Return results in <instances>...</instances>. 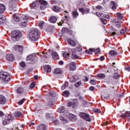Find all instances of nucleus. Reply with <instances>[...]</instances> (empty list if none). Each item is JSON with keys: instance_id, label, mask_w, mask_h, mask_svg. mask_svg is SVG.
<instances>
[{"instance_id": "nucleus-1", "label": "nucleus", "mask_w": 130, "mask_h": 130, "mask_svg": "<svg viewBox=\"0 0 130 130\" xmlns=\"http://www.w3.org/2000/svg\"><path fill=\"white\" fill-rule=\"evenodd\" d=\"M28 37L32 41H37L40 37V31L37 28H34L29 32Z\"/></svg>"}, {"instance_id": "nucleus-2", "label": "nucleus", "mask_w": 130, "mask_h": 130, "mask_svg": "<svg viewBox=\"0 0 130 130\" xmlns=\"http://www.w3.org/2000/svg\"><path fill=\"white\" fill-rule=\"evenodd\" d=\"M41 5V9L44 10V8H45V6L47 5V2L45 1H37L34 3H32L30 5V7L31 9H36V8H38L39 5Z\"/></svg>"}, {"instance_id": "nucleus-3", "label": "nucleus", "mask_w": 130, "mask_h": 130, "mask_svg": "<svg viewBox=\"0 0 130 130\" xmlns=\"http://www.w3.org/2000/svg\"><path fill=\"white\" fill-rule=\"evenodd\" d=\"M22 37V32L20 30H13L12 32L11 38L14 42H16Z\"/></svg>"}, {"instance_id": "nucleus-4", "label": "nucleus", "mask_w": 130, "mask_h": 130, "mask_svg": "<svg viewBox=\"0 0 130 130\" xmlns=\"http://www.w3.org/2000/svg\"><path fill=\"white\" fill-rule=\"evenodd\" d=\"M0 80L4 82H10L11 75L6 72H0Z\"/></svg>"}, {"instance_id": "nucleus-5", "label": "nucleus", "mask_w": 130, "mask_h": 130, "mask_svg": "<svg viewBox=\"0 0 130 130\" xmlns=\"http://www.w3.org/2000/svg\"><path fill=\"white\" fill-rule=\"evenodd\" d=\"M28 20H29L28 16L25 15H22L21 22L20 23V26H21V27H25L27 25V23H28Z\"/></svg>"}, {"instance_id": "nucleus-6", "label": "nucleus", "mask_w": 130, "mask_h": 130, "mask_svg": "<svg viewBox=\"0 0 130 130\" xmlns=\"http://www.w3.org/2000/svg\"><path fill=\"white\" fill-rule=\"evenodd\" d=\"M79 116L81 118H83L84 120H86V121H88L90 122L91 121V117H90V115L85 113H79Z\"/></svg>"}, {"instance_id": "nucleus-7", "label": "nucleus", "mask_w": 130, "mask_h": 130, "mask_svg": "<svg viewBox=\"0 0 130 130\" xmlns=\"http://www.w3.org/2000/svg\"><path fill=\"white\" fill-rule=\"evenodd\" d=\"M71 51V52L72 53V58L74 59H77L79 58V56L75 54L76 50L74 49H69V51Z\"/></svg>"}, {"instance_id": "nucleus-8", "label": "nucleus", "mask_w": 130, "mask_h": 130, "mask_svg": "<svg viewBox=\"0 0 130 130\" xmlns=\"http://www.w3.org/2000/svg\"><path fill=\"white\" fill-rule=\"evenodd\" d=\"M76 62H72L71 63L68 64V66L69 67V70L70 71H75L76 70Z\"/></svg>"}, {"instance_id": "nucleus-9", "label": "nucleus", "mask_w": 130, "mask_h": 130, "mask_svg": "<svg viewBox=\"0 0 130 130\" xmlns=\"http://www.w3.org/2000/svg\"><path fill=\"white\" fill-rule=\"evenodd\" d=\"M44 72L46 73H50L51 72V66L45 65L43 67Z\"/></svg>"}, {"instance_id": "nucleus-10", "label": "nucleus", "mask_w": 130, "mask_h": 130, "mask_svg": "<svg viewBox=\"0 0 130 130\" xmlns=\"http://www.w3.org/2000/svg\"><path fill=\"white\" fill-rule=\"evenodd\" d=\"M79 11L82 13V15H84L85 14H88L90 12V9L87 8L86 9H84L83 8H79Z\"/></svg>"}, {"instance_id": "nucleus-11", "label": "nucleus", "mask_w": 130, "mask_h": 130, "mask_svg": "<svg viewBox=\"0 0 130 130\" xmlns=\"http://www.w3.org/2000/svg\"><path fill=\"white\" fill-rule=\"evenodd\" d=\"M7 102V99L3 95H0V104H5Z\"/></svg>"}, {"instance_id": "nucleus-12", "label": "nucleus", "mask_w": 130, "mask_h": 130, "mask_svg": "<svg viewBox=\"0 0 130 130\" xmlns=\"http://www.w3.org/2000/svg\"><path fill=\"white\" fill-rule=\"evenodd\" d=\"M13 117H11V118H7V119H4L3 121V124L4 125H6V124H9V123H10V120H13Z\"/></svg>"}, {"instance_id": "nucleus-13", "label": "nucleus", "mask_w": 130, "mask_h": 130, "mask_svg": "<svg viewBox=\"0 0 130 130\" xmlns=\"http://www.w3.org/2000/svg\"><path fill=\"white\" fill-rule=\"evenodd\" d=\"M35 56L33 55H29L26 58L27 61H29V62H32L35 60Z\"/></svg>"}, {"instance_id": "nucleus-14", "label": "nucleus", "mask_w": 130, "mask_h": 130, "mask_svg": "<svg viewBox=\"0 0 130 130\" xmlns=\"http://www.w3.org/2000/svg\"><path fill=\"white\" fill-rule=\"evenodd\" d=\"M6 58L7 60H9V61H13V60L15 59V58H14V55L12 54H7L6 56Z\"/></svg>"}, {"instance_id": "nucleus-15", "label": "nucleus", "mask_w": 130, "mask_h": 130, "mask_svg": "<svg viewBox=\"0 0 130 130\" xmlns=\"http://www.w3.org/2000/svg\"><path fill=\"white\" fill-rule=\"evenodd\" d=\"M46 128V125H45L44 124H39L37 127V130H45Z\"/></svg>"}, {"instance_id": "nucleus-16", "label": "nucleus", "mask_w": 130, "mask_h": 130, "mask_svg": "<svg viewBox=\"0 0 130 130\" xmlns=\"http://www.w3.org/2000/svg\"><path fill=\"white\" fill-rule=\"evenodd\" d=\"M68 42L70 45H71V46H73V47L76 46V42H75V41L72 40V39H70V38L68 39Z\"/></svg>"}, {"instance_id": "nucleus-17", "label": "nucleus", "mask_w": 130, "mask_h": 130, "mask_svg": "<svg viewBox=\"0 0 130 130\" xmlns=\"http://www.w3.org/2000/svg\"><path fill=\"white\" fill-rule=\"evenodd\" d=\"M69 118L71 121H76L77 120V116L72 114H70Z\"/></svg>"}, {"instance_id": "nucleus-18", "label": "nucleus", "mask_w": 130, "mask_h": 130, "mask_svg": "<svg viewBox=\"0 0 130 130\" xmlns=\"http://www.w3.org/2000/svg\"><path fill=\"white\" fill-rule=\"evenodd\" d=\"M16 50H18L20 53L23 52V46L21 45H16L15 46Z\"/></svg>"}, {"instance_id": "nucleus-19", "label": "nucleus", "mask_w": 130, "mask_h": 130, "mask_svg": "<svg viewBox=\"0 0 130 130\" xmlns=\"http://www.w3.org/2000/svg\"><path fill=\"white\" fill-rule=\"evenodd\" d=\"M52 56L53 59H55V60H56V59H58L59 58L58 54H57V53L53 51H52Z\"/></svg>"}, {"instance_id": "nucleus-20", "label": "nucleus", "mask_w": 130, "mask_h": 130, "mask_svg": "<svg viewBox=\"0 0 130 130\" xmlns=\"http://www.w3.org/2000/svg\"><path fill=\"white\" fill-rule=\"evenodd\" d=\"M55 96H56V94L54 91H51L47 94V96L49 97L50 99L53 98V97H55Z\"/></svg>"}, {"instance_id": "nucleus-21", "label": "nucleus", "mask_w": 130, "mask_h": 130, "mask_svg": "<svg viewBox=\"0 0 130 130\" xmlns=\"http://www.w3.org/2000/svg\"><path fill=\"white\" fill-rule=\"evenodd\" d=\"M6 23V17L3 15H0V25Z\"/></svg>"}, {"instance_id": "nucleus-22", "label": "nucleus", "mask_w": 130, "mask_h": 130, "mask_svg": "<svg viewBox=\"0 0 130 130\" xmlns=\"http://www.w3.org/2000/svg\"><path fill=\"white\" fill-rule=\"evenodd\" d=\"M109 55L110 56H116L117 55V52L113 50H110L109 52Z\"/></svg>"}, {"instance_id": "nucleus-23", "label": "nucleus", "mask_w": 130, "mask_h": 130, "mask_svg": "<svg viewBox=\"0 0 130 130\" xmlns=\"http://www.w3.org/2000/svg\"><path fill=\"white\" fill-rule=\"evenodd\" d=\"M11 6H12V8H16L17 7V1L16 0H11L10 2Z\"/></svg>"}, {"instance_id": "nucleus-24", "label": "nucleus", "mask_w": 130, "mask_h": 130, "mask_svg": "<svg viewBox=\"0 0 130 130\" xmlns=\"http://www.w3.org/2000/svg\"><path fill=\"white\" fill-rule=\"evenodd\" d=\"M57 20V19L56 18V17L51 16L50 18L49 22H50V23H56Z\"/></svg>"}, {"instance_id": "nucleus-25", "label": "nucleus", "mask_w": 130, "mask_h": 130, "mask_svg": "<svg viewBox=\"0 0 130 130\" xmlns=\"http://www.w3.org/2000/svg\"><path fill=\"white\" fill-rule=\"evenodd\" d=\"M6 10V7L4 4H0V14H3Z\"/></svg>"}, {"instance_id": "nucleus-26", "label": "nucleus", "mask_w": 130, "mask_h": 130, "mask_svg": "<svg viewBox=\"0 0 130 130\" xmlns=\"http://www.w3.org/2000/svg\"><path fill=\"white\" fill-rule=\"evenodd\" d=\"M72 16L74 19H77V18L79 17V13L78 12V11L76 10L75 11H73L72 12Z\"/></svg>"}, {"instance_id": "nucleus-27", "label": "nucleus", "mask_w": 130, "mask_h": 130, "mask_svg": "<svg viewBox=\"0 0 130 130\" xmlns=\"http://www.w3.org/2000/svg\"><path fill=\"white\" fill-rule=\"evenodd\" d=\"M52 10L53 11H54V12H56V13H58V12H60V8L58 7V6H53Z\"/></svg>"}, {"instance_id": "nucleus-28", "label": "nucleus", "mask_w": 130, "mask_h": 130, "mask_svg": "<svg viewBox=\"0 0 130 130\" xmlns=\"http://www.w3.org/2000/svg\"><path fill=\"white\" fill-rule=\"evenodd\" d=\"M96 77H98V79H105L106 76L103 73H100L97 74Z\"/></svg>"}, {"instance_id": "nucleus-29", "label": "nucleus", "mask_w": 130, "mask_h": 130, "mask_svg": "<svg viewBox=\"0 0 130 130\" xmlns=\"http://www.w3.org/2000/svg\"><path fill=\"white\" fill-rule=\"evenodd\" d=\"M61 73H62V71L59 68H56L54 70V74H56V75L61 74Z\"/></svg>"}, {"instance_id": "nucleus-30", "label": "nucleus", "mask_w": 130, "mask_h": 130, "mask_svg": "<svg viewBox=\"0 0 130 130\" xmlns=\"http://www.w3.org/2000/svg\"><path fill=\"white\" fill-rule=\"evenodd\" d=\"M17 92L18 93V94H22V93H24L25 92V90H24V88L23 87H19L17 89Z\"/></svg>"}, {"instance_id": "nucleus-31", "label": "nucleus", "mask_w": 130, "mask_h": 130, "mask_svg": "<svg viewBox=\"0 0 130 130\" xmlns=\"http://www.w3.org/2000/svg\"><path fill=\"white\" fill-rule=\"evenodd\" d=\"M13 19L15 22H20V17L16 14H13Z\"/></svg>"}, {"instance_id": "nucleus-32", "label": "nucleus", "mask_w": 130, "mask_h": 130, "mask_svg": "<svg viewBox=\"0 0 130 130\" xmlns=\"http://www.w3.org/2000/svg\"><path fill=\"white\" fill-rule=\"evenodd\" d=\"M63 57H64L65 58H67V60L68 61H71V60H70V58H69V56H70V54H69V53H64L63 54Z\"/></svg>"}, {"instance_id": "nucleus-33", "label": "nucleus", "mask_w": 130, "mask_h": 130, "mask_svg": "<svg viewBox=\"0 0 130 130\" xmlns=\"http://www.w3.org/2000/svg\"><path fill=\"white\" fill-rule=\"evenodd\" d=\"M111 6H112V10H116V4H115V2L114 1H111Z\"/></svg>"}, {"instance_id": "nucleus-34", "label": "nucleus", "mask_w": 130, "mask_h": 130, "mask_svg": "<svg viewBox=\"0 0 130 130\" xmlns=\"http://www.w3.org/2000/svg\"><path fill=\"white\" fill-rule=\"evenodd\" d=\"M58 112H60V113H63L64 111H66V110L64 109V107H61L58 109Z\"/></svg>"}, {"instance_id": "nucleus-35", "label": "nucleus", "mask_w": 130, "mask_h": 130, "mask_svg": "<svg viewBox=\"0 0 130 130\" xmlns=\"http://www.w3.org/2000/svg\"><path fill=\"white\" fill-rule=\"evenodd\" d=\"M117 15V17L118 18V19H119V20H122V19L123 18V16H122V14H121V13L118 12L116 14Z\"/></svg>"}, {"instance_id": "nucleus-36", "label": "nucleus", "mask_w": 130, "mask_h": 130, "mask_svg": "<svg viewBox=\"0 0 130 130\" xmlns=\"http://www.w3.org/2000/svg\"><path fill=\"white\" fill-rule=\"evenodd\" d=\"M60 119L62 121L63 123H67L68 122V120L62 116H60Z\"/></svg>"}, {"instance_id": "nucleus-37", "label": "nucleus", "mask_w": 130, "mask_h": 130, "mask_svg": "<svg viewBox=\"0 0 130 130\" xmlns=\"http://www.w3.org/2000/svg\"><path fill=\"white\" fill-rule=\"evenodd\" d=\"M63 96H64V97H69V95H70V92L69 91H64L62 93Z\"/></svg>"}, {"instance_id": "nucleus-38", "label": "nucleus", "mask_w": 130, "mask_h": 130, "mask_svg": "<svg viewBox=\"0 0 130 130\" xmlns=\"http://www.w3.org/2000/svg\"><path fill=\"white\" fill-rule=\"evenodd\" d=\"M125 29H122V30H120V35H122V36H123V37H125Z\"/></svg>"}, {"instance_id": "nucleus-39", "label": "nucleus", "mask_w": 130, "mask_h": 130, "mask_svg": "<svg viewBox=\"0 0 130 130\" xmlns=\"http://www.w3.org/2000/svg\"><path fill=\"white\" fill-rule=\"evenodd\" d=\"M36 85V84L35 83V82H32L29 86V89L30 90H32V89L35 87Z\"/></svg>"}, {"instance_id": "nucleus-40", "label": "nucleus", "mask_w": 130, "mask_h": 130, "mask_svg": "<svg viewBox=\"0 0 130 130\" xmlns=\"http://www.w3.org/2000/svg\"><path fill=\"white\" fill-rule=\"evenodd\" d=\"M22 114V113L20 111L16 112L15 114L14 115L15 117H20L21 116V115Z\"/></svg>"}, {"instance_id": "nucleus-41", "label": "nucleus", "mask_w": 130, "mask_h": 130, "mask_svg": "<svg viewBox=\"0 0 130 130\" xmlns=\"http://www.w3.org/2000/svg\"><path fill=\"white\" fill-rule=\"evenodd\" d=\"M93 52H94V48L89 49V50H86V52L88 54H92L93 53Z\"/></svg>"}, {"instance_id": "nucleus-42", "label": "nucleus", "mask_w": 130, "mask_h": 130, "mask_svg": "<svg viewBox=\"0 0 130 130\" xmlns=\"http://www.w3.org/2000/svg\"><path fill=\"white\" fill-rule=\"evenodd\" d=\"M101 21L102 24H104V25H106L107 24V20L104 18H101Z\"/></svg>"}, {"instance_id": "nucleus-43", "label": "nucleus", "mask_w": 130, "mask_h": 130, "mask_svg": "<svg viewBox=\"0 0 130 130\" xmlns=\"http://www.w3.org/2000/svg\"><path fill=\"white\" fill-rule=\"evenodd\" d=\"M24 127V125L21 124L16 127L15 130H23V128Z\"/></svg>"}, {"instance_id": "nucleus-44", "label": "nucleus", "mask_w": 130, "mask_h": 130, "mask_svg": "<svg viewBox=\"0 0 130 130\" xmlns=\"http://www.w3.org/2000/svg\"><path fill=\"white\" fill-rule=\"evenodd\" d=\"M81 85H82V82L78 81L76 83V84H75V87H76V88H79V87H80Z\"/></svg>"}, {"instance_id": "nucleus-45", "label": "nucleus", "mask_w": 130, "mask_h": 130, "mask_svg": "<svg viewBox=\"0 0 130 130\" xmlns=\"http://www.w3.org/2000/svg\"><path fill=\"white\" fill-rule=\"evenodd\" d=\"M113 23H115V24L116 25V26L117 25H118V24H120V23H119V20L118 19H114V20H113Z\"/></svg>"}, {"instance_id": "nucleus-46", "label": "nucleus", "mask_w": 130, "mask_h": 130, "mask_svg": "<svg viewBox=\"0 0 130 130\" xmlns=\"http://www.w3.org/2000/svg\"><path fill=\"white\" fill-rule=\"evenodd\" d=\"M52 105H53V102H52V100H49L48 103V106H49V107H52Z\"/></svg>"}, {"instance_id": "nucleus-47", "label": "nucleus", "mask_w": 130, "mask_h": 130, "mask_svg": "<svg viewBox=\"0 0 130 130\" xmlns=\"http://www.w3.org/2000/svg\"><path fill=\"white\" fill-rule=\"evenodd\" d=\"M53 124H54V125H58V124H59V121L57 119H55L53 122Z\"/></svg>"}, {"instance_id": "nucleus-48", "label": "nucleus", "mask_w": 130, "mask_h": 130, "mask_svg": "<svg viewBox=\"0 0 130 130\" xmlns=\"http://www.w3.org/2000/svg\"><path fill=\"white\" fill-rule=\"evenodd\" d=\"M20 66L21 68H25V67H26V63H25V62L24 61H21L19 63Z\"/></svg>"}, {"instance_id": "nucleus-49", "label": "nucleus", "mask_w": 130, "mask_h": 130, "mask_svg": "<svg viewBox=\"0 0 130 130\" xmlns=\"http://www.w3.org/2000/svg\"><path fill=\"white\" fill-rule=\"evenodd\" d=\"M43 25H44V22L43 21H41L39 23V26L41 29H43Z\"/></svg>"}, {"instance_id": "nucleus-50", "label": "nucleus", "mask_w": 130, "mask_h": 130, "mask_svg": "<svg viewBox=\"0 0 130 130\" xmlns=\"http://www.w3.org/2000/svg\"><path fill=\"white\" fill-rule=\"evenodd\" d=\"M93 52H94V53H100L101 51L100 48H98L96 49H94Z\"/></svg>"}, {"instance_id": "nucleus-51", "label": "nucleus", "mask_w": 130, "mask_h": 130, "mask_svg": "<svg viewBox=\"0 0 130 130\" xmlns=\"http://www.w3.org/2000/svg\"><path fill=\"white\" fill-rule=\"evenodd\" d=\"M96 16L99 17V18H100V17H103L104 16V14L103 13H100L99 12H96Z\"/></svg>"}, {"instance_id": "nucleus-52", "label": "nucleus", "mask_w": 130, "mask_h": 130, "mask_svg": "<svg viewBox=\"0 0 130 130\" xmlns=\"http://www.w3.org/2000/svg\"><path fill=\"white\" fill-rule=\"evenodd\" d=\"M61 31H62V33H67V32H68V28L63 27L62 28Z\"/></svg>"}, {"instance_id": "nucleus-53", "label": "nucleus", "mask_w": 130, "mask_h": 130, "mask_svg": "<svg viewBox=\"0 0 130 130\" xmlns=\"http://www.w3.org/2000/svg\"><path fill=\"white\" fill-rule=\"evenodd\" d=\"M103 17L104 18H105V19H110V15H109V14H107V15L104 14V15H103Z\"/></svg>"}, {"instance_id": "nucleus-54", "label": "nucleus", "mask_w": 130, "mask_h": 130, "mask_svg": "<svg viewBox=\"0 0 130 130\" xmlns=\"http://www.w3.org/2000/svg\"><path fill=\"white\" fill-rule=\"evenodd\" d=\"M25 99H23L21 100H20L19 102H18V104L19 105H22V104H23V103H24V101Z\"/></svg>"}, {"instance_id": "nucleus-55", "label": "nucleus", "mask_w": 130, "mask_h": 130, "mask_svg": "<svg viewBox=\"0 0 130 130\" xmlns=\"http://www.w3.org/2000/svg\"><path fill=\"white\" fill-rule=\"evenodd\" d=\"M94 112H95L96 113H100L101 112V111L98 109H94L93 110Z\"/></svg>"}, {"instance_id": "nucleus-56", "label": "nucleus", "mask_w": 130, "mask_h": 130, "mask_svg": "<svg viewBox=\"0 0 130 130\" xmlns=\"http://www.w3.org/2000/svg\"><path fill=\"white\" fill-rule=\"evenodd\" d=\"M90 83L91 85H96V80H91L90 81Z\"/></svg>"}, {"instance_id": "nucleus-57", "label": "nucleus", "mask_w": 130, "mask_h": 130, "mask_svg": "<svg viewBox=\"0 0 130 130\" xmlns=\"http://www.w3.org/2000/svg\"><path fill=\"white\" fill-rule=\"evenodd\" d=\"M83 81H84V82H88V81H89V78L87 76H84L83 78Z\"/></svg>"}, {"instance_id": "nucleus-58", "label": "nucleus", "mask_w": 130, "mask_h": 130, "mask_svg": "<svg viewBox=\"0 0 130 130\" xmlns=\"http://www.w3.org/2000/svg\"><path fill=\"white\" fill-rule=\"evenodd\" d=\"M70 81L71 82H76V81H77V80L76 79H75V78H74V77H71Z\"/></svg>"}, {"instance_id": "nucleus-59", "label": "nucleus", "mask_w": 130, "mask_h": 130, "mask_svg": "<svg viewBox=\"0 0 130 130\" xmlns=\"http://www.w3.org/2000/svg\"><path fill=\"white\" fill-rule=\"evenodd\" d=\"M73 104V103L72 102H69L68 103L67 106L68 107H71Z\"/></svg>"}, {"instance_id": "nucleus-60", "label": "nucleus", "mask_w": 130, "mask_h": 130, "mask_svg": "<svg viewBox=\"0 0 130 130\" xmlns=\"http://www.w3.org/2000/svg\"><path fill=\"white\" fill-rule=\"evenodd\" d=\"M113 79H115L116 80H117V79H118V78H119V75L116 74V75L114 76L113 77Z\"/></svg>"}, {"instance_id": "nucleus-61", "label": "nucleus", "mask_w": 130, "mask_h": 130, "mask_svg": "<svg viewBox=\"0 0 130 130\" xmlns=\"http://www.w3.org/2000/svg\"><path fill=\"white\" fill-rule=\"evenodd\" d=\"M89 90L90 91H94L95 90V87H94L93 86H90L89 87Z\"/></svg>"}, {"instance_id": "nucleus-62", "label": "nucleus", "mask_w": 130, "mask_h": 130, "mask_svg": "<svg viewBox=\"0 0 130 130\" xmlns=\"http://www.w3.org/2000/svg\"><path fill=\"white\" fill-rule=\"evenodd\" d=\"M97 10H102V7L101 6H98L96 7Z\"/></svg>"}, {"instance_id": "nucleus-63", "label": "nucleus", "mask_w": 130, "mask_h": 130, "mask_svg": "<svg viewBox=\"0 0 130 130\" xmlns=\"http://www.w3.org/2000/svg\"><path fill=\"white\" fill-rule=\"evenodd\" d=\"M4 115H5L4 112H3V111H0V117H3Z\"/></svg>"}, {"instance_id": "nucleus-64", "label": "nucleus", "mask_w": 130, "mask_h": 130, "mask_svg": "<svg viewBox=\"0 0 130 130\" xmlns=\"http://www.w3.org/2000/svg\"><path fill=\"white\" fill-rule=\"evenodd\" d=\"M64 18L66 20H68L71 19V17L68 15H65Z\"/></svg>"}]
</instances>
